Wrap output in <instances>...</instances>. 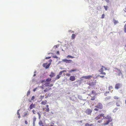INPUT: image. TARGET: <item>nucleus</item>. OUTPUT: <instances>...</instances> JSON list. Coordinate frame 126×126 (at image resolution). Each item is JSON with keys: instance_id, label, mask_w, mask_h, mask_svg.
Listing matches in <instances>:
<instances>
[{"instance_id": "49530a36", "label": "nucleus", "mask_w": 126, "mask_h": 126, "mask_svg": "<svg viewBox=\"0 0 126 126\" xmlns=\"http://www.w3.org/2000/svg\"><path fill=\"white\" fill-rule=\"evenodd\" d=\"M99 76L101 78H103L104 77V76Z\"/></svg>"}, {"instance_id": "338daca9", "label": "nucleus", "mask_w": 126, "mask_h": 126, "mask_svg": "<svg viewBox=\"0 0 126 126\" xmlns=\"http://www.w3.org/2000/svg\"><path fill=\"white\" fill-rule=\"evenodd\" d=\"M53 86V84H50V85H49V86Z\"/></svg>"}, {"instance_id": "a18cd8bd", "label": "nucleus", "mask_w": 126, "mask_h": 126, "mask_svg": "<svg viewBox=\"0 0 126 126\" xmlns=\"http://www.w3.org/2000/svg\"><path fill=\"white\" fill-rule=\"evenodd\" d=\"M69 32H71L72 33H74V31H72L71 30H69Z\"/></svg>"}, {"instance_id": "c756f323", "label": "nucleus", "mask_w": 126, "mask_h": 126, "mask_svg": "<svg viewBox=\"0 0 126 126\" xmlns=\"http://www.w3.org/2000/svg\"><path fill=\"white\" fill-rule=\"evenodd\" d=\"M59 75H57L56 76V79H58L60 78V76H59Z\"/></svg>"}, {"instance_id": "7ed1b4c3", "label": "nucleus", "mask_w": 126, "mask_h": 126, "mask_svg": "<svg viewBox=\"0 0 126 126\" xmlns=\"http://www.w3.org/2000/svg\"><path fill=\"white\" fill-rule=\"evenodd\" d=\"M121 86V85L120 83H118L116 84L115 85V88L116 89H118L120 88Z\"/></svg>"}, {"instance_id": "6e6d98bb", "label": "nucleus", "mask_w": 126, "mask_h": 126, "mask_svg": "<svg viewBox=\"0 0 126 126\" xmlns=\"http://www.w3.org/2000/svg\"><path fill=\"white\" fill-rule=\"evenodd\" d=\"M94 110L96 111L98 110L97 108H95Z\"/></svg>"}, {"instance_id": "680f3d73", "label": "nucleus", "mask_w": 126, "mask_h": 126, "mask_svg": "<svg viewBox=\"0 0 126 126\" xmlns=\"http://www.w3.org/2000/svg\"><path fill=\"white\" fill-rule=\"evenodd\" d=\"M20 115H18V118H20Z\"/></svg>"}, {"instance_id": "e433bc0d", "label": "nucleus", "mask_w": 126, "mask_h": 126, "mask_svg": "<svg viewBox=\"0 0 126 126\" xmlns=\"http://www.w3.org/2000/svg\"><path fill=\"white\" fill-rule=\"evenodd\" d=\"M62 73H63L62 72V71H61L59 72L58 75H59L60 76L62 74Z\"/></svg>"}, {"instance_id": "f03ea898", "label": "nucleus", "mask_w": 126, "mask_h": 126, "mask_svg": "<svg viewBox=\"0 0 126 126\" xmlns=\"http://www.w3.org/2000/svg\"><path fill=\"white\" fill-rule=\"evenodd\" d=\"M92 112V110L88 109L86 110L85 112L87 114L91 115Z\"/></svg>"}, {"instance_id": "09e8293b", "label": "nucleus", "mask_w": 126, "mask_h": 126, "mask_svg": "<svg viewBox=\"0 0 126 126\" xmlns=\"http://www.w3.org/2000/svg\"><path fill=\"white\" fill-rule=\"evenodd\" d=\"M102 67L104 68H105V70H107V68L106 67H104V66H102Z\"/></svg>"}, {"instance_id": "8fccbe9b", "label": "nucleus", "mask_w": 126, "mask_h": 126, "mask_svg": "<svg viewBox=\"0 0 126 126\" xmlns=\"http://www.w3.org/2000/svg\"><path fill=\"white\" fill-rule=\"evenodd\" d=\"M52 60L50 59L49 61V62H50L49 63H51V62H52Z\"/></svg>"}, {"instance_id": "864d4df0", "label": "nucleus", "mask_w": 126, "mask_h": 126, "mask_svg": "<svg viewBox=\"0 0 126 126\" xmlns=\"http://www.w3.org/2000/svg\"><path fill=\"white\" fill-rule=\"evenodd\" d=\"M37 88H34L33 90V91L34 92L35 91V90H36V89Z\"/></svg>"}, {"instance_id": "a878e982", "label": "nucleus", "mask_w": 126, "mask_h": 126, "mask_svg": "<svg viewBox=\"0 0 126 126\" xmlns=\"http://www.w3.org/2000/svg\"><path fill=\"white\" fill-rule=\"evenodd\" d=\"M95 96H94L92 97L91 98V100H94L95 99Z\"/></svg>"}, {"instance_id": "f3484780", "label": "nucleus", "mask_w": 126, "mask_h": 126, "mask_svg": "<svg viewBox=\"0 0 126 126\" xmlns=\"http://www.w3.org/2000/svg\"><path fill=\"white\" fill-rule=\"evenodd\" d=\"M77 69H71L70 71H69V72H74V71H77Z\"/></svg>"}, {"instance_id": "9d476101", "label": "nucleus", "mask_w": 126, "mask_h": 126, "mask_svg": "<svg viewBox=\"0 0 126 126\" xmlns=\"http://www.w3.org/2000/svg\"><path fill=\"white\" fill-rule=\"evenodd\" d=\"M99 115H100V117L102 120H103V119L105 118V117L104 116V114L102 113L101 114H99Z\"/></svg>"}, {"instance_id": "ddd939ff", "label": "nucleus", "mask_w": 126, "mask_h": 126, "mask_svg": "<svg viewBox=\"0 0 126 126\" xmlns=\"http://www.w3.org/2000/svg\"><path fill=\"white\" fill-rule=\"evenodd\" d=\"M35 107V105L33 104H32L30 105V108L31 109L34 108Z\"/></svg>"}, {"instance_id": "5fc2aeb1", "label": "nucleus", "mask_w": 126, "mask_h": 126, "mask_svg": "<svg viewBox=\"0 0 126 126\" xmlns=\"http://www.w3.org/2000/svg\"><path fill=\"white\" fill-rule=\"evenodd\" d=\"M47 90H44V92H47Z\"/></svg>"}, {"instance_id": "f257e3e1", "label": "nucleus", "mask_w": 126, "mask_h": 126, "mask_svg": "<svg viewBox=\"0 0 126 126\" xmlns=\"http://www.w3.org/2000/svg\"><path fill=\"white\" fill-rule=\"evenodd\" d=\"M51 64V63H49L48 64H47V63H43L42 65L43 67H45L46 69H47L49 68Z\"/></svg>"}, {"instance_id": "b1692460", "label": "nucleus", "mask_w": 126, "mask_h": 126, "mask_svg": "<svg viewBox=\"0 0 126 126\" xmlns=\"http://www.w3.org/2000/svg\"><path fill=\"white\" fill-rule=\"evenodd\" d=\"M30 90H29L27 93V96H28L30 93Z\"/></svg>"}, {"instance_id": "4468645a", "label": "nucleus", "mask_w": 126, "mask_h": 126, "mask_svg": "<svg viewBox=\"0 0 126 126\" xmlns=\"http://www.w3.org/2000/svg\"><path fill=\"white\" fill-rule=\"evenodd\" d=\"M101 119L100 117V115H99V114L95 118V119L96 120H98L99 119Z\"/></svg>"}, {"instance_id": "603ef678", "label": "nucleus", "mask_w": 126, "mask_h": 126, "mask_svg": "<svg viewBox=\"0 0 126 126\" xmlns=\"http://www.w3.org/2000/svg\"><path fill=\"white\" fill-rule=\"evenodd\" d=\"M106 1L108 3L109 2H110L109 0H106Z\"/></svg>"}, {"instance_id": "13d9d810", "label": "nucleus", "mask_w": 126, "mask_h": 126, "mask_svg": "<svg viewBox=\"0 0 126 126\" xmlns=\"http://www.w3.org/2000/svg\"><path fill=\"white\" fill-rule=\"evenodd\" d=\"M33 126H35V123H33Z\"/></svg>"}, {"instance_id": "2f4dec72", "label": "nucleus", "mask_w": 126, "mask_h": 126, "mask_svg": "<svg viewBox=\"0 0 126 126\" xmlns=\"http://www.w3.org/2000/svg\"><path fill=\"white\" fill-rule=\"evenodd\" d=\"M37 114L39 116V119H40L41 117V115H40V113L39 112H38L37 113Z\"/></svg>"}, {"instance_id": "de8ad7c7", "label": "nucleus", "mask_w": 126, "mask_h": 126, "mask_svg": "<svg viewBox=\"0 0 126 126\" xmlns=\"http://www.w3.org/2000/svg\"><path fill=\"white\" fill-rule=\"evenodd\" d=\"M49 108H47V112H48L49 111Z\"/></svg>"}, {"instance_id": "37998d69", "label": "nucleus", "mask_w": 126, "mask_h": 126, "mask_svg": "<svg viewBox=\"0 0 126 126\" xmlns=\"http://www.w3.org/2000/svg\"><path fill=\"white\" fill-rule=\"evenodd\" d=\"M102 120H101L98 121L97 122L99 123H100L102 121Z\"/></svg>"}, {"instance_id": "a19ab883", "label": "nucleus", "mask_w": 126, "mask_h": 126, "mask_svg": "<svg viewBox=\"0 0 126 126\" xmlns=\"http://www.w3.org/2000/svg\"><path fill=\"white\" fill-rule=\"evenodd\" d=\"M51 58V57H46L45 58V59H49L50 58Z\"/></svg>"}, {"instance_id": "20e7f679", "label": "nucleus", "mask_w": 126, "mask_h": 126, "mask_svg": "<svg viewBox=\"0 0 126 126\" xmlns=\"http://www.w3.org/2000/svg\"><path fill=\"white\" fill-rule=\"evenodd\" d=\"M95 107L98 108L102 109L103 108V105L101 103H99L98 105L95 106Z\"/></svg>"}, {"instance_id": "72a5a7b5", "label": "nucleus", "mask_w": 126, "mask_h": 126, "mask_svg": "<svg viewBox=\"0 0 126 126\" xmlns=\"http://www.w3.org/2000/svg\"><path fill=\"white\" fill-rule=\"evenodd\" d=\"M54 58L57 59L58 58V57L56 56H52Z\"/></svg>"}, {"instance_id": "774afa93", "label": "nucleus", "mask_w": 126, "mask_h": 126, "mask_svg": "<svg viewBox=\"0 0 126 126\" xmlns=\"http://www.w3.org/2000/svg\"><path fill=\"white\" fill-rule=\"evenodd\" d=\"M46 107H47V108H48V105H46Z\"/></svg>"}, {"instance_id": "f8f14e48", "label": "nucleus", "mask_w": 126, "mask_h": 126, "mask_svg": "<svg viewBox=\"0 0 126 126\" xmlns=\"http://www.w3.org/2000/svg\"><path fill=\"white\" fill-rule=\"evenodd\" d=\"M55 76V73L52 72H51V74L49 75V76L51 78L54 77Z\"/></svg>"}, {"instance_id": "c85d7f7f", "label": "nucleus", "mask_w": 126, "mask_h": 126, "mask_svg": "<svg viewBox=\"0 0 126 126\" xmlns=\"http://www.w3.org/2000/svg\"><path fill=\"white\" fill-rule=\"evenodd\" d=\"M36 120V118L34 117L33 119V123H35V122Z\"/></svg>"}, {"instance_id": "1a4fd4ad", "label": "nucleus", "mask_w": 126, "mask_h": 126, "mask_svg": "<svg viewBox=\"0 0 126 126\" xmlns=\"http://www.w3.org/2000/svg\"><path fill=\"white\" fill-rule=\"evenodd\" d=\"M75 79L76 78L74 76H71L70 77L69 79L72 81H74L75 80Z\"/></svg>"}, {"instance_id": "aec40b11", "label": "nucleus", "mask_w": 126, "mask_h": 126, "mask_svg": "<svg viewBox=\"0 0 126 126\" xmlns=\"http://www.w3.org/2000/svg\"><path fill=\"white\" fill-rule=\"evenodd\" d=\"M110 122H109V121H107L106 122V123H105L104 124V125H107L109 124V123Z\"/></svg>"}, {"instance_id": "052dcab7", "label": "nucleus", "mask_w": 126, "mask_h": 126, "mask_svg": "<svg viewBox=\"0 0 126 126\" xmlns=\"http://www.w3.org/2000/svg\"><path fill=\"white\" fill-rule=\"evenodd\" d=\"M59 51H57V54H59Z\"/></svg>"}, {"instance_id": "473e14b6", "label": "nucleus", "mask_w": 126, "mask_h": 126, "mask_svg": "<svg viewBox=\"0 0 126 126\" xmlns=\"http://www.w3.org/2000/svg\"><path fill=\"white\" fill-rule=\"evenodd\" d=\"M117 70L119 72V75H120V74H122L121 72L120 71V70L117 69Z\"/></svg>"}, {"instance_id": "5701e85b", "label": "nucleus", "mask_w": 126, "mask_h": 126, "mask_svg": "<svg viewBox=\"0 0 126 126\" xmlns=\"http://www.w3.org/2000/svg\"><path fill=\"white\" fill-rule=\"evenodd\" d=\"M28 113H26L25 112L24 113V115H23V117H25V116H27V115H28Z\"/></svg>"}, {"instance_id": "4d7b16f0", "label": "nucleus", "mask_w": 126, "mask_h": 126, "mask_svg": "<svg viewBox=\"0 0 126 126\" xmlns=\"http://www.w3.org/2000/svg\"><path fill=\"white\" fill-rule=\"evenodd\" d=\"M66 71L65 70H64L63 71H62V72L63 73V72H66Z\"/></svg>"}, {"instance_id": "ea45409f", "label": "nucleus", "mask_w": 126, "mask_h": 126, "mask_svg": "<svg viewBox=\"0 0 126 126\" xmlns=\"http://www.w3.org/2000/svg\"><path fill=\"white\" fill-rule=\"evenodd\" d=\"M104 16H105V15L104 14H103L102 16H101V18H104Z\"/></svg>"}, {"instance_id": "cd10ccee", "label": "nucleus", "mask_w": 126, "mask_h": 126, "mask_svg": "<svg viewBox=\"0 0 126 126\" xmlns=\"http://www.w3.org/2000/svg\"><path fill=\"white\" fill-rule=\"evenodd\" d=\"M118 109L117 108H115L114 109L113 111V112H116L117 110H118Z\"/></svg>"}, {"instance_id": "bf43d9fd", "label": "nucleus", "mask_w": 126, "mask_h": 126, "mask_svg": "<svg viewBox=\"0 0 126 126\" xmlns=\"http://www.w3.org/2000/svg\"><path fill=\"white\" fill-rule=\"evenodd\" d=\"M110 125H111L112 126H113V123H110Z\"/></svg>"}, {"instance_id": "393cba45", "label": "nucleus", "mask_w": 126, "mask_h": 126, "mask_svg": "<svg viewBox=\"0 0 126 126\" xmlns=\"http://www.w3.org/2000/svg\"><path fill=\"white\" fill-rule=\"evenodd\" d=\"M51 80V79L48 78L46 79V81H49Z\"/></svg>"}, {"instance_id": "7c9ffc66", "label": "nucleus", "mask_w": 126, "mask_h": 126, "mask_svg": "<svg viewBox=\"0 0 126 126\" xmlns=\"http://www.w3.org/2000/svg\"><path fill=\"white\" fill-rule=\"evenodd\" d=\"M104 7L106 11L107 10V8H108V6H104Z\"/></svg>"}, {"instance_id": "39448f33", "label": "nucleus", "mask_w": 126, "mask_h": 126, "mask_svg": "<svg viewBox=\"0 0 126 126\" xmlns=\"http://www.w3.org/2000/svg\"><path fill=\"white\" fill-rule=\"evenodd\" d=\"M93 75H88L87 76H83L82 77V78H84L86 79H90L91 78H92L93 76Z\"/></svg>"}, {"instance_id": "0eeeda50", "label": "nucleus", "mask_w": 126, "mask_h": 126, "mask_svg": "<svg viewBox=\"0 0 126 126\" xmlns=\"http://www.w3.org/2000/svg\"><path fill=\"white\" fill-rule=\"evenodd\" d=\"M105 118L108 119V121H109V122H111L112 121V119L110 116L107 115V117H105Z\"/></svg>"}, {"instance_id": "412c9836", "label": "nucleus", "mask_w": 126, "mask_h": 126, "mask_svg": "<svg viewBox=\"0 0 126 126\" xmlns=\"http://www.w3.org/2000/svg\"><path fill=\"white\" fill-rule=\"evenodd\" d=\"M124 30L125 33L126 32V24H125L124 27Z\"/></svg>"}, {"instance_id": "dca6fc26", "label": "nucleus", "mask_w": 126, "mask_h": 126, "mask_svg": "<svg viewBox=\"0 0 126 126\" xmlns=\"http://www.w3.org/2000/svg\"><path fill=\"white\" fill-rule=\"evenodd\" d=\"M113 22L114 25H116L117 23H118L119 22L118 21L116 20L115 19H113Z\"/></svg>"}, {"instance_id": "423d86ee", "label": "nucleus", "mask_w": 126, "mask_h": 126, "mask_svg": "<svg viewBox=\"0 0 126 126\" xmlns=\"http://www.w3.org/2000/svg\"><path fill=\"white\" fill-rule=\"evenodd\" d=\"M103 67H102V68H101L99 70V72H100V74H102L104 75H105L106 74V73L105 72H103Z\"/></svg>"}, {"instance_id": "3c124183", "label": "nucleus", "mask_w": 126, "mask_h": 126, "mask_svg": "<svg viewBox=\"0 0 126 126\" xmlns=\"http://www.w3.org/2000/svg\"><path fill=\"white\" fill-rule=\"evenodd\" d=\"M109 93V92H106V93H105L104 94V95H105L106 96V95H106V94H108V93Z\"/></svg>"}, {"instance_id": "4be33fe9", "label": "nucleus", "mask_w": 126, "mask_h": 126, "mask_svg": "<svg viewBox=\"0 0 126 126\" xmlns=\"http://www.w3.org/2000/svg\"><path fill=\"white\" fill-rule=\"evenodd\" d=\"M67 57L68 58H74V57H73V56H71L70 55H68L67 56Z\"/></svg>"}, {"instance_id": "f704fd0d", "label": "nucleus", "mask_w": 126, "mask_h": 126, "mask_svg": "<svg viewBox=\"0 0 126 126\" xmlns=\"http://www.w3.org/2000/svg\"><path fill=\"white\" fill-rule=\"evenodd\" d=\"M95 94V92L94 90H93L91 92V94Z\"/></svg>"}, {"instance_id": "79ce46f5", "label": "nucleus", "mask_w": 126, "mask_h": 126, "mask_svg": "<svg viewBox=\"0 0 126 126\" xmlns=\"http://www.w3.org/2000/svg\"><path fill=\"white\" fill-rule=\"evenodd\" d=\"M66 75L67 76L69 77L70 76V75L68 73H67L66 74Z\"/></svg>"}, {"instance_id": "58836bf2", "label": "nucleus", "mask_w": 126, "mask_h": 126, "mask_svg": "<svg viewBox=\"0 0 126 126\" xmlns=\"http://www.w3.org/2000/svg\"><path fill=\"white\" fill-rule=\"evenodd\" d=\"M20 110H17V114L18 115H20L19 113V111Z\"/></svg>"}, {"instance_id": "0e129e2a", "label": "nucleus", "mask_w": 126, "mask_h": 126, "mask_svg": "<svg viewBox=\"0 0 126 126\" xmlns=\"http://www.w3.org/2000/svg\"><path fill=\"white\" fill-rule=\"evenodd\" d=\"M35 112V111H34V110H33V111H32V112H33V113L34 114H35V113H34V112Z\"/></svg>"}, {"instance_id": "a211bd4d", "label": "nucleus", "mask_w": 126, "mask_h": 126, "mask_svg": "<svg viewBox=\"0 0 126 126\" xmlns=\"http://www.w3.org/2000/svg\"><path fill=\"white\" fill-rule=\"evenodd\" d=\"M76 37V35L74 34H72L71 36V39H75Z\"/></svg>"}, {"instance_id": "69168bd1", "label": "nucleus", "mask_w": 126, "mask_h": 126, "mask_svg": "<svg viewBox=\"0 0 126 126\" xmlns=\"http://www.w3.org/2000/svg\"><path fill=\"white\" fill-rule=\"evenodd\" d=\"M54 47H55L56 48H57L58 47L57 46V45L55 46Z\"/></svg>"}, {"instance_id": "c9c22d12", "label": "nucleus", "mask_w": 126, "mask_h": 126, "mask_svg": "<svg viewBox=\"0 0 126 126\" xmlns=\"http://www.w3.org/2000/svg\"><path fill=\"white\" fill-rule=\"evenodd\" d=\"M35 99V97L34 96H32V97L31 100H33Z\"/></svg>"}, {"instance_id": "c03bdc74", "label": "nucleus", "mask_w": 126, "mask_h": 126, "mask_svg": "<svg viewBox=\"0 0 126 126\" xmlns=\"http://www.w3.org/2000/svg\"><path fill=\"white\" fill-rule=\"evenodd\" d=\"M25 124H26V125H27L28 124V122H27V121H25Z\"/></svg>"}, {"instance_id": "bb28decb", "label": "nucleus", "mask_w": 126, "mask_h": 126, "mask_svg": "<svg viewBox=\"0 0 126 126\" xmlns=\"http://www.w3.org/2000/svg\"><path fill=\"white\" fill-rule=\"evenodd\" d=\"M114 98L115 99H118L119 98L117 96H115L114 97Z\"/></svg>"}, {"instance_id": "6e6552de", "label": "nucleus", "mask_w": 126, "mask_h": 126, "mask_svg": "<svg viewBox=\"0 0 126 126\" xmlns=\"http://www.w3.org/2000/svg\"><path fill=\"white\" fill-rule=\"evenodd\" d=\"M63 61L64 62H65L67 63H71L72 62V61L71 60H67L66 59H63Z\"/></svg>"}, {"instance_id": "4c0bfd02", "label": "nucleus", "mask_w": 126, "mask_h": 126, "mask_svg": "<svg viewBox=\"0 0 126 126\" xmlns=\"http://www.w3.org/2000/svg\"><path fill=\"white\" fill-rule=\"evenodd\" d=\"M116 105L117 106H120V104H119V103H116Z\"/></svg>"}, {"instance_id": "e2e57ef3", "label": "nucleus", "mask_w": 126, "mask_h": 126, "mask_svg": "<svg viewBox=\"0 0 126 126\" xmlns=\"http://www.w3.org/2000/svg\"><path fill=\"white\" fill-rule=\"evenodd\" d=\"M49 84V83H47V85H46V86H49V85H48Z\"/></svg>"}, {"instance_id": "9b49d317", "label": "nucleus", "mask_w": 126, "mask_h": 126, "mask_svg": "<svg viewBox=\"0 0 126 126\" xmlns=\"http://www.w3.org/2000/svg\"><path fill=\"white\" fill-rule=\"evenodd\" d=\"M112 89L113 87L112 86H110L109 87V90L111 92H112L113 91Z\"/></svg>"}, {"instance_id": "6ab92c4d", "label": "nucleus", "mask_w": 126, "mask_h": 126, "mask_svg": "<svg viewBox=\"0 0 126 126\" xmlns=\"http://www.w3.org/2000/svg\"><path fill=\"white\" fill-rule=\"evenodd\" d=\"M39 125L40 126H41L42 125H43V123L41 121H39Z\"/></svg>"}, {"instance_id": "2eb2a0df", "label": "nucleus", "mask_w": 126, "mask_h": 126, "mask_svg": "<svg viewBox=\"0 0 126 126\" xmlns=\"http://www.w3.org/2000/svg\"><path fill=\"white\" fill-rule=\"evenodd\" d=\"M85 126H93V124H89L88 123H87L85 124Z\"/></svg>"}]
</instances>
